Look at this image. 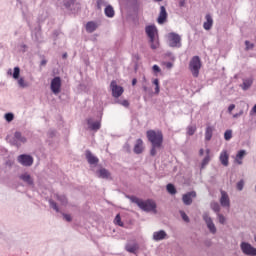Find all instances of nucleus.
I'll return each instance as SVG.
<instances>
[{
	"mask_svg": "<svg viewBox=\"0 0 256 256\" xmlns=\"http://www.w3.org/2000/svg\"><path fill=\"white\" fill-rule=\"evenodd\" d=\"M129 199L132 203H135L142 211H145L146 213H157V204L155 201L148 199L143 200L136 196H129Z\"/></svg>",
	"mask_w": 256,
	"mask_h": 256,
	"instance_id": "obj_1",
	"label": "nucleus"
},
{
	"mask_svg": "<svg viewBox=\"0 0 256 256\" xmlns=\"http://www.w3.org/2000/svg\"><path fill=\"white\" fill-rule=\"evenodd\" d=\"M145 32H146L147 37L149 38L151 49H158L159 48V38L157 37V35H158L157 26L148 25L145 27Z\"/></svg>",
	"mask_w": 256,
	"mask_h": 256,
	"instance_id": "obj_2",
	"label": "nucleus"
},
{
	"mask_svg": "<svg viewBox=\"0 0 256 256\" xmlns=\"http://www.w3.org/2000/svg\"><path fill=\"white\" fill-rule=\"evenodd\" d=\"M146 137L154 147H163V132L160 130H148Z\"/></svg>",
	"mask_w": 256,
	"mask_h": 256,
	"instance_id": "obj_3",
	"label": "nucleus"
},
{
	"mask_svg": "<svg viewBox=\"0 0 256 256\" xmlns=\"http://www.w3.org/2000/svg\"><path fill=\"white\" fill-rule=\"evenodd\" d=\"M7 141L12 145L13 147H21L22 145H25L27 143V137H25L21 132L16 131L13 136H7Z\"/></svg>",
	"mask_w": 256,
	"mask_h": 256,
	"instance_id": "obj_4",
	"label": "nucleus"
},
{
	"mask_svg": "<svg viewBox=\"0 0 256 256\" xmlns=\"http://www.w3.org/2000/svg\"><path fill=\"white\" fill-rule=\"evenodd\" d=\"M189 69L193 77H199V71H201V58L199 56H194L190 60Z\"/></svg>",
	"mask_w": 256,
	"mask_h": 256,
	"instance_id": "obj_5",
	"label": "nucleus"
},
{
	"mask_svg": "<svg viewBox=\"0 0 256 256\" xmlns=\"http://www.w3.org/2000/svg\"><path fill=\"white\" fill-rule=\"evenodd\" d=\"M240 249L243 255L246 256H256V248L251 245L249 242H241Z\"/></svg>",
	"mask_w": 256,
	"mask_h": 256,
	"instance_id": "obj_6",
	"label": "nucleus"
},
{
	"mask_svg": "<svg viewBox=\"0 0 256 256\" xmlns=\"http://www.w3.org/2000/svg\"><path fill=\"white\" fill-rule=\"evenodd\" d=\"M110 89L112 91V97L115 99H119L125 91L122 86L117 85V81L115 80L111 82Z\"/></svg>",
	"mask_w": 256,
	"mask_h": 256,
	"instance_id": "obj_7",
	"label": "nucleus"
},
{
	"mask_svg": "<svg viewBox=\"0 0 256 256\" xmlns=\"http://www.w3.org/2000/svg\"><path fill=\"white\" fill-rule=\"evenodd\" d=\"M168 41L170 47H181V36L175 32L168 34Z\"/></svg>",
	"mask_w": 256,
	"mask_h": 256,
	"instance_id": "obj_8",
	"label": "nucleus"
},
{
	"mask_svg": "<svg viewBox=\"0 0 256 256\" xmlns=\"http://www.w3.org/2000/svg\"><path fill=\"white\" fill-rule=\"evenodd\" d=\"M50 89L54 95L61 93V77L56 76L51 80Z\"/></svg>",
	"mask_w": 256,
	"mask_h": 256,
	"instance_id": "obj_9",
	"label": "nucleus"
},
{
	"mask_svg": "<svg viewBox=\"0 0 256 256\" xmlns=\"http://www.w3.org/2000/svg\"><path fill=\"white\" fill-rule=\"evenodd\" d=\"M18 163L23 167H31L33 165V157L29 154H21L17 157Z\"/></svg>",
	"mask_w": 256,
	"mask_h": 256,
	"instance_id": "obj_10",
	"label": "nucleus"
},
{
	"mask_svg": "<svg viewBox=\"0 0 256 256\" xmlns=\"http://www.w3.org/2000/svg\"><path fill=\"white\" fill-rule=\"evenodd\" d=\"M203 220L205 221L210 233L215 235V233H217V227H215V223H213V219L209 217V213L205 212L203 214Z\"/></svg>",
	"mask_w": 256,
	"mask_h": 256,
	"instance_id": "obj_11",
	"label": "nucleus"
},
{
	"mask_svg": "<svg viewBox=\"0 0 256 256\" xmlns=\"http://www.w3.org/2000/svg\"><path fill=\"white\" fill-rule=\"evenodd\" d=\"M89 131H99L101 129V121L93 118L86 119Z\"/></svg>",
	"mask_w": 256,
	"mask_h": 256,
	"instance_id": "obj_12",
	"label": "nucleus"
},
{
	"mask_svg": "<svg viewBox=\"0 0 256 256\" xmlns=\"http://www.w3.org/2000/svg\"><path fill=\"white\" fill-rule=\"evenodd\" d=\"M197 197V192L196 191H191L182 196V201L184 205H191L193 203V199Z\"/></svg>",
	"mask_w": 256,
	"mask_h": 256,
	"instance_id": "obj_13",
	"label": "nucleus"
},
{
	"mask_svg": "<svg viewBox=\"0 0 256 256\" xmlns=\"http://www.w3.org/2000/svg\"><path fill=\"white\" fill-rule=\"evenodd\" d=\"M220 205L222 207H231V200H229V194L221 190Z\"/></svg>",
	"mask_w": 256,
	"mask_h": 256,
	"instance_id": "obj_14",
	"label": "nucleus"
},
{
	"mask_svg": "<svg viewBox=\"0 0 256 256\" xmlns=\"http://www.w3.org/2000/svg\"><path fill=\"white\" fill-rule=\"evenodd\" d=\"M19 178L24 183H27L30 187H35V182L29 173L25 172V173L21 174L19 176Z\"/></svg>",
	"mask_w": 256,
	"mask_h": 256,
	"instance_id": "obj_15",
	"label": "nucleus"
},
{
	"mask_svg": "<svg viewBox=\"0 0 256 256\" xmlns=\"http://www.w3.org/2000/svg\"><path fill=\"white\" fill-rule=\"evenodd\" d=\"M219 161L224 167H229V153H227V150H223L220 153Z\"/></svg>",
	"mask_w": 256,
	"mask_h": 256,
	"instance_id": "obj_16",
	"label": "nucleus"
},
{
	"mask_svg": "<svg viewBox=\"0 0 256 256\" xmlns=\"http://www.w3.org/2000/svg\"><path fill=\"white\" fill-rule=\"evenodd\" d=\"M159 25H163L165 21H167V9H165V6L160 7V13L157 19Z\"/></svg>",
	"mask_w": 256,
	"mask_h": 256,
	"instance_id": "obj_17",
	"label": "nucleus"
},
{
	"mask_svg": "<svg viewBox=\"0 0 256 256\" xmlns=\"http://www.w3.org/2000/svg\"><path fill=\"white\" fill-rule=\"evenodd\" d=\"M163 239H168L167 232H165V230H160L153 233L154 241H163Z\"/></svg>",
	"mask_w": 256,
	"mask_h": 256,
	"instance_id": "obj_18",
	"label": "nucleus"
},
{
	"mask_svg": "<svg viewBox=\"0 0 256 256\" xmlns=\"http://www.w3.org/2000/svg\"><path fill=\"white\" fill-rule=\"evenodd\" d=\"M205 19L206 21L203 24V28L205 31H211L213 27V16H211V14H206Z\"/></svg>",
	"mask_w": 256,
	"mask_h": 256,
	"instance_id": "obj_19",
	"label": "nucleus"
},
{
	"mask_svg": "<svg viewBox=\"0 0 256 256\" xmlns=\"http://www.w3.org/2000/svg\"><path fill=\"white\" fill-rule=\"evenodd\" d=\"M86 159L90 165H97L99 163V158H97L90 150L86 151Z\"/></svg>",
	"mask_w": 256,
	"mask_h": 256,
	"instance_id": "obj_20",
	"label": "nucleus"
},
{
	"mask_svg": "<svg viewBox=\"0 0 256 256\" xmlns=\"http://www.w3.org/2000/svg\"><path fill=\"white\" fill-rule=\"evenodd\" d=\"M246 155H247L246 150H239L234 160L235 163H237V165H243V159L245 158Z\"/></svg>",
	"mask_w": 256,
	"mask_h": 256,
	"instance_id": "obj_21",
	"label": "nucleus"
},
{
	"mask_svg": "<svg viewBox=\"0 0 256 256\" xmlns=\"http://www.w3.org/2000/svg\"><path fill=\"white\" fill-rule=\"evenodd\" d=\"M134 153H136V155H141V153H143V140L141 138L136 140Z\"/></svg>",
	"mask_w": 256,
	"mask_h": 256,
	"instance_id": "obj_22",
	"label": "nucleus"
},
{
	"mask_svg": "<svg viewBox=\"0 0 256 256\" xmlns=\"http://www.w3.org/2000/svg\"><path fill=\"white\" fill-rule=\"evenodd\" d=\"M251 85H253V79L250 77L243 79V83L240 85V87L243 89V91H248V89L251 88Z\"/></svg>",
	"mask_w": 256,
	"mask_h": 256,
	"instance_id": "obj_23",
	"label": "nucleus"
},
{
	"mask_svg": "<svg viewBox=\"0 0 256 256\" xmlns=\"http://www.w3.org/2000/svg\"><path fill=\"white\" fill-rule=\"evenodd\" d=\"M213 131H215V128L213 126H207L205 130V141H211L213 138Z\"/></svg>",
	"mask_w": 256,
	"mask_h": 256,
	"instance_id": "obj_24",
	"label": "nucleus"
},
{
	"mask_svg": "<svg viewBox=\"0 0 256 256\" xmlns=\"http://www.w3.org/2000/svg\"><path fill=\"white\" fill-rule=\"evenodd\" d=\"M97 173H98V177H100V179H109V177H111V173H109V171L105 168L98 170Z\"/></svg>",
	"mask_w": 256,
	"mask_h": 256,
	"instance_id": "obj_25",
	"label": "nucleus"
},
{
	"mask_svg": "<svg viewBox=\"0 0 256 256\" xmlns=\"http://www.w3.org/2000/svg\"><path fill=\"white\" fill-rule=\"evenodd\" d=\"M8 75H12L13 79H19V75H21V68L15 67L14 72L12 69L7 71Z\"/></svg>",
	"mask_w": 256,
	"mask_h": 256,
	"instance_id": "obj_26",
	"label": "nucleus"
},
{
	"mask_svg": "<svg viewBox=\"0 0 256 256\" xmlns=\"http://www.w3.org/2000/svg\"><path fill=\"white\" fill-rule=\"evenodd\" d=\"M86 31L87 33H93L97 31V23L90 21L86 24Z\"/></svg>",
	"mask_w": 256,
	"mask_h": 256,
	"instance_id": "obj_27",
	"label": "nucleus"
},
{
	"mask_svg": "<svg viewBox=\"0 0 256 256\" xmlns=\"http://www.w3.org/2000/svg\"><path fill=\"white\" fill-rule=\"evenodd\" d=\"M104 13H105L106 17H109L110 19L115 17V10L113 9V6H111V5L106 6Z\"/></svg>",
	"mask_w": 256,
	"mask_h": 256,
	"instance_id": "obj_28",
	"label": "nucleus"
},
{
	"mask_svg": "<svg viewBox=\"0 0 256 256\" xmlns=\"http://www.w3.org/2000/svg\"><path fill=\"white\" fill-rule=\"evenodd\" d=\"M138 249H139L138 244H128V245H126V251H128V253H136Z\"/></svg>",
	"mask_w": 256,
	"mask_h": 256,
	"instance_id": "obj_29",
	"label": "nucleus"
},
{
	"mask_svg": "<svg viewBox=\"0 0 256 256\" xmlns=\"http://www.w3.org/2000/svg\"><path fill=\"white\" fill-rule=\"evenodd\" d=\"M73 5H75V0H63V7L65 9L71 10Z\"/></svg>",
	"mask_w": 256,
	"mask_h": 256,
	"instance_id": "obj_30",
	"label": "nucleus"
},
{
	"mask_svg": "<svg viewBox=\"0 0 256 256\" xmlns=\"http://www.w3.org/2000/svg\"><path fill=\"white\" fill-rule=\"evenodd\" d=\"M210 162H211V155H206L202 160L201 169H205V167H207V165H209Z\"/></svg>",
	"mask_w": 256,
	"mask_h": 256,
	"instance_id": "obj_31",
	"label": "nucleus"
},
{
	"mask_svg": "<svg viewBox=\"0 0 256 256\" xmlns=\"http://www.w3.org/2000/svg\"><path fill=\"white\" fill-rule=\"evenodd\" d=\"M153 85H155V95H159V93H161V87L159 86V80L158 78H155L153 81H152Z\"/></svg>",
	"mask_w": 256,
	"mask_h": 256,
	"instance_id": "obj_32",
	"label": "nucleus"
},
{
	"mask_svg": "<svg viewBox=\"0 0 256 256\" xmlns=\"http://www.w3.org/2000/svg\"><path fill=\"white\" fill-rule=\"evenodd\" d=\"M210 207H211V209H213V211L215 213H217L219 215V212L221 211V206L217 202H212L210 204Z\"/></svg>",
	"mask_w": 256,
	"mask_h": 256,
	"instance_id": "obj_33",
	"label": "nucleus"
},
{
	"mask_svg": "<svg viewBox=\"0 0 256 256\" xmlns=\"http://www.w3.org/2000/svg\"><path fill=\"white\" fill-rule=\"evenodd\" d=\"M166 189L170 195H175L177 193V189L175 188V185L173 184H167Z\"/></svg>",
	"mask_w": 256,
	"mask_h": 256,
	"instance_id": "obj_34",
	"label": "nucleus"
},
{
	"mask_svg": "<svg viewBox=\"0 0 256 256\" xmlns=\"http://www.w3.org/2000/svg\"><path fill=\"white\" fill-rule=\"evenodd\" d=\"M18 85L22 89H25V87H29V83H27V81H25V78H23V77L18 78Z\"/></svg>",
	"mask_w": 256,
	"mask_h": 256,
	"instance_id": "obj_35",
	"label": "nucleus"
},
{
	"mask_svg": "<svg viewBox=\"0 0 256 256\" xmlns=\"http://www.w3.org/2000/svg\"><path fill=\"white\" fill-rule=\"evenodd\" d=\"M56 197L61 205H67V197L65 195H56Z\"/></svg>",
	"mask_w": 256,
	"mask_h": 256,
	"instance_id": "obj_36",
	"label": "nucleus"
},
{
	"mask_svg": "<svg viewBox=\"0 0 256 256\" xmlns=\"http://www.w3.org/2000/svg\"><path fill=\"white\" fill-rule=\"evenodd\" d=\"M195 131H197L196 126H188L187 127V135H189L190 137L195 135Z\"/></svg>",
	"mask_w": 256,
	"mask_h": 256,
	"instance_id": "obj_37",
	"label": "nucleus"
},
{
	"mask_svg": "<svg viewBox=\"0 0 256 256\" xmlns=\"http://www.w3.org/2000/svg\"><path fill=\"white\" fill-rule=\"evenodd\" d=\"M232 137H233V131L232 130H226L225 133H224L225 141H231Z\"/></svg>",
	"mask_w": 256,
	"mask_h": 256,
	"instance_id": "obj_38",
	"label": "nucleus"
},
{
	"mask_svg": "<svg viewBox=\"0 0 256 256\" xmlns=\"http://www.w3.org/2000/svg\"><path fill=\"white\" fill-rule=\"evenodd\" d=\"M5 119L8 123H11L15 119V115L11 112L5 114Z\"/></svg>",
	"mask_w": 256,
	"mask_h": 256,
	"instance_id": "obj_39",
	"label": "nucleus"
},
{
	"mask_svg": "<svg viewBox=\"0 0 256 256\" xmlns=\"http://www.w3.org/2000/svg\"><path fill=\"white\" fill-rule=\"evenodd\" d=\"M49 205L56 213H59V206H57V203L53 200H49Z\"/></svg>",
	"mask_w": 256,
	"mask_h": 256,
	"instance_id": "obj_40",
	"label": "nucleus"
},
{
	"mask_svg": "<svg viewBox=\"0 0 256 256\" xmlns=\"http://www.w3.org/2000/svg\"><path fill=\"white\" fill-rule=\"evenodd\" d=\"M115 225H119V227H123V223L121 222V215L117 214L114 219Z\"/></svg>",
	"mask_w": 256,
	"mask_h": 256,
	"instance_id": "obj_41",
	"label": "nucleus"
},
{
	"mask_svg": "<svg viewBox=\"0 0 256 256\" xmlns=\"http://www.w3.org/2000/svg\"><path fill=\"white\" fill-rule=\"evenodd\" d=\"M97 7H98V9H101L102 7H107V1L106 0H97Z\"/></svg>",
	"mask_w": 256,
	"mask_h": 256,
	"instance_id": "obj_42",
	"label": "nucleus"
},
{
	"mask_svg": "<svg viewBox=\"0 0 256 256\" xmlns=\"http://www.w3.org/2000/svg\"><path fill=\"white\" fill-rule=\"evenodd\" d=\"M180 215H181V218L183 219V221H185V223H189V216H187L185 211L181 210Z\"/></svg>",
	"mask_w": 256,
	"mask_h": 256,
	"instance_id": "obj_43",
	"label": "nucleus"
},
{
	"mask_svg": "<svg viewBox=\"0 0 256 256\" xmlns=\"http://www.w3.org/2000/svg\"><path fill=\"white\" fill-rule=\"evenodd\" d=\"M243 187H245V182L243 180L237 182L236 188L238 189V191H243Z\"/></svg>",
	"mask_w": 256,
	"mask_h": 256,
	"instance_id": "obj_44",
	"label": "nucleus"
},
{
	"mask_svg": "<svg viewBox=\"0 0 256 256\" xmlns=\"http://www.w3.org/2000/svg\"><path fill=\"white\" fill-rule=\"evenodd\" d=\"M246 51H250V49H253L255 47V44L249 42V40L245 41Z\"/></svg>",
	"mask_w": 256,
	"mask_h": 256,
	"instance_id": "obj_45",
	"label": "nucleus"
},
{
	"mask_svg": "<svg viewBox=\"0 0 256 256\" xmlns=\"http://www.w3.org/2000/svg\"><path fill=\"white\" fill-rule=\"evenodd\" d=\"M218 215V221L219 223H221V225H225V222L227 221V219L225 218V216H223L222 214H217Z\"/></svg>",
	"mask_w": 256,
	"mask_h": 256,
	"instance_id": "obj_46",
	"label": "nucleus"
},
{
	"mask_svg": "<svg viewBox=\"0 0 256 256\" xmlns=\"http://www.w3.org/2000/svg\"><path fill=\"white\" fill-rule=\"evenodd\" d=\"M157 149H161V147H155L154 145H152V148L150 150V155L152 157H155V155H157Z\"/></svg>",
	"mask_w": 256,
	"mask_h": 256,
	"instance_id": "obj_47",
	"label": "nucleus"
},
{
	"mask_svg": "<svg viewBox=\"0 0 256 256\" xmlns=\"http://www.w3.org/2000/svg\"><path fill=\"white\" fill-rule=\"evenodd\" d=\"M116 103H118L119 105H122V107H129V102L127 100H118L116 101Z\"/></svg>",
	"mask_w": 256,
	"mask_h": 256,
	"instance_id": "obj_48",
	"label": "nucleus"
},
{
	"mask_svg": "<svg viewBox=\"0 0 256 256\" xmlns=\"http://www.w3.org/2000/svg\"><path fill=\"white\" fill-rule=\"evenodd\" d=\"M152 71H154V73H161V68L157 64H155L152 67Z\"/></svg>",
	"mask_w": 256,
	"mask_h": 256,
	"instance_id": "obj_49",
	"label": "nucleus"
},
{
	"mask_svg": "<svg viewBox=\"0 0 256 256\" xmlns=\"http://www.w3.org/2000/svg\"><path fill=\"white\" fill-rule=\"evenodd\" d=\"M63 218H64L65 221H67L68 223L71 222V215H69V214H63Z\"/></svg>",
	"mask_w": 256,
	"mask_h": 256,
	"instance_id": "obj_50",
	"label": "nucleus"
},
{
	"mask_svg": "<svg viewBox=\"0 0 256 256\" xmlns=\"http://www.w3.org/2000/svg\"><path fill=\"white\" fill-rule=\"evenodd\" d=\"M165 66H166V69H172L173 68V64L171 62H166Z\"/></svg>",
	"mask_w": 256,
	"mask_h": 256,
	"instance_id": "obj_51",
	"label": "nucleus"
},
{
	"mask_svg": "<svg viewBox=\"0 0 256 256\" xmlns=\"http://www.w3.org/2000/svg\"><path fill=\"white\" fill-rule=\"evenodd\" d=\"M233 109H235V104H231V105L228 107V113H232V112H233Z\"/></svg>",
	"mask_w": 256,
	"mask_h": 256,
	"instance_id": "obj_52",
	"label": "nucleus"
},
{
	"mask_svg": "<svg viewBox=\"0 0 256 256\" xmlns=\"http://www.w3.org/2000/svg\"><path fill=\"white\" fill-rule=\"evenodd\" d=\"M253 113L256 114V104L253 106V108L250 111V115H253Z\"/></svg>",
	"mask_w": 256,
	"mask_h": 256,
	"instance_id": "obj_53",
	"label": "nucleus"
},
{
	"mask_svg": "<svg viewBox=\"0 0 256 256\" xmlns=\"http://www.w3.org/2000/svg\"><path fill=\"white\" fill-rule=\"evenodd\" d=\"M179 7H185V0L179 1Z\"/></svg>",
	"mask_w": 256,
	"mask_h": 256,
	"instance_id": "obj_54",
	"label": "nucleus"
},
{
	"mask_svg": "<svg viewBox=\"0 0 256 256\" xmlns=\"http://www.w3.org/2000/svg\"><path fill=\"white\" fill-rule=\"evenodd\" d=\"M142 89H143V91L145 92V93H149V87H147V86H143L142 87Z\"/></svg>",
	"mask_w": 256,
	"mask_h": 256,
	"instance_id": "obj_55",
	"label": "nucleus"
},
{
	"mask_svg": "<svg viewBox=\"0 0 256 256\" xmlns=\"http://www.w3.org/2000/svg\"><path fill=\"white\" fill-rule=\"evenodd\" d=\"M204 153H205V150H204L203 148H201V149L199 150V155H200V156H203Z\"/></svg>",
	"mask_w": 256,
	"mask_h": 256,
	"instance_id": "obj_56",
	"label": "nucleus"
},
{
	"mask_svg": "<svg viewBox=\"0 0 256 256\" xmlns=\"http://www.w3.org/2000/svg\"><path fill=\"white\" fill-rule=\"evenodd\" d=\"M132 85H133V87H135V85H137V80H136V78H133V79H132Z\"/></svg>",
	"mask_w": 256,
	"mask_h": 256,
	"instance_id": "obj_57",
	"label": "nucleus"
},
{
	"mask_svg": "<svg viewBox=\"0 0 256 256\" xmlns=\"http://www.w3.org/2000/svg\"><path fill=\"white\" fill-rule=\"evenodd\" d=\"M237 117H240V114H239V113H236V114L233 115V118H234V119H237Z\"/></svg>",
	"mask_w": 256,
	"mask_h": 256,
	"instance_id": "obj_58",
	"label": "nucleus"
},
{
	"mask_svg": "<svg viewBox=\"0 0 256 256\" xmlns=\"http://www.w3.org/2000/svg\"><path fill=\"white\" fill-rule=\"evenodd\" d=\"M206 155H211V150L210 149H206Z\"/></svg>",
	"mask_w": 256,
	"mask_h": 256,
	"instance_id": "obj_59",
	"label": "nucleus"
},
{
	"mask_svg": "<svg viewBox=\"0 0 256 256\" xmlns=\"http://www.w3.org/2000/svg\"><path fill=\"white\" fill-rule=\"evenodd\" d=\"M41 65H47V60H42Z\"/></svg>",
	"mask_w": 256,
	"mask_h": 256,
	"instance_id": "obj_60",
	"label": "nucleus"
},
{
	"mask_svg": "<svg viewBox=\"0 0 256 256\" xmlns=\"http://www.w3.org/2000/svg\"><path fill=\"white\" fill-rule=\"evenodd\" d=\"M55 135V131H50V137H53Z\"/></svg>",
	"mask_w": 256,
	"mask_h": 256,
	"instance_id": "obj_61",
	"label": "nucleus"
},
{
	"mask_svg": "<svg viewBox=\"0 0 256 256\" xmlns=\"http://www.w3.org/2000/svg\"><path fill=\"white\" fill-rule=\"evenodd\" d=\"M62 57L63 59H67V53H64Z\"/></svg>",
	"mask_w": 256,
	"mask_h": 256,
	"instance_id": "obj_62",
	"label": "nucleus"
},
{
	"mask_svg": "<svg viewBox=\"0 0 256 256\" xmlns=\"http://www.w3.org/2000/svg\"><path fill=\"white\" fill-rule=\"evenodd\" d=\"M238 115H240V117H241V115H243V110H241V111L238 113Z\"/></svg>",
	"mask_w": 256,
	"mask_h": 256,
	"instance_id": "obj_63",
	"label": "nucleus"
},
{
	"mask_svg": "<svg viewBox=\"0 0 256 256\" xmlns=\"http://www.w3.org/2000/svg\"><path fill=\"white\" fill-rule=\"evenodd\" d=\"M143 80H144V81H147V78H145V76H144V77H143Z\"/></svg>",
	"mask_w": 256,
	"mask_h": 256,
	"instance_id": "obj_64",
	"label": "nucleus"
}]
</instances>
